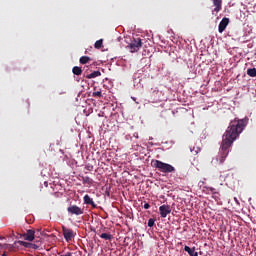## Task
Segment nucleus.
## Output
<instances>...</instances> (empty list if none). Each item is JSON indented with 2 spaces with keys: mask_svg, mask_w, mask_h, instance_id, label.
Masks as SVG:
<instances>
[{
  "mask_svg": "<svg viewBox=\"0 0 256 256\" xmlns=\"http://www.w3.org/2000/svg\"><path fill=\"white\" fill-rule=\"evenodd\" d=\"M247 127V120L237 119L232 120L222 136V144L220 153L212 159V165H223L227 155H229V148L233 145L234 141L237 140V137L243 133V129Z\"/></svg>",
  "mask_w": 256,
  "mask_h": 256,
  "instance_id": "1",
  "label": "nucleus"
},
{
  "mask_svg": "<svg viewBox=\"0 0 256 256\" xmlns=\"http://www.w3.org/2000/svg\"><path fill=\"white\" fill-rule=\"evenodd\" d=\"M151 166L158 169L160 173H175V167L160 160H152Z\"/></svg>",
  "mask_w": 256,
  "mask_h": 256,
  "instance_id": "2",
  "label": "nucleus"
},
{
  "mask_svg": "<svg viewBox=\"0 0 256 256\" xmlns=\"http://www.w3.org/2000/svg\"><path fill=\"white\" fill-rule=\"evenodd\" d=\"M143 43L141 42V38H134L131 43L127 46L130 49V53H137L142 47Z\"/></svg>",
  "mask_w": 256,
  "mask_h": 256,
  "instance_id": "3",
  "label": "nucleus"
},
{
  "mask_svg": "<svg viewBox=\"0 0 256 256\" xmlns=\"http://www.w3.org/2000/svg\"><path fill=\"white\" fill-rule=\"evenodd\" d=\"M62 233L64 236L65 241H67V243H71V241H73V239H75V235H77V233H75V231H73L72 229H69L65 226L62 227Z\"/></svg>",
  "mask_w": 256,
  "mask_h": 256,
  "instance_id": "4",
  "label": "nucleus"
},
{
  "mask_svg": "<svg viewBox=\"0 0 256 256\" xmlns=\"http://www.w3.org/2000/svg\"><path fill=\"white\" fill-rule=\"evenodd\" d=\"M67 211L70 215H76V216L83 215V213H85L84 209L77 205H70L67 208Z\"/></svg>",
  "mask_w": 256,
  "mask_h": 256,
  "instance_id": "5",
  "label": "nucleus"
},
{
  "mask_svg": "<svg viewBox=\"0 0 256 256\" xmlns=\"http://www.w3.org/2000/svg\"><path fill=\"white\" fill-rule=\"evenodd\" d=\"M159 211H160V217H162V219H165V217L171 214V206L164 204L159 207Z\"/></svg>",
  "mask_w": 256,
  "mask_h": 256,
  "instance_id": "6",
  "label": "nucleus"
},
{
  "mask_svg": "<svg viewBox=\"0 0 256 256\" xmlns=\"http://www.w3.org/2000/svg\"><path fill=\"white\" fill-rule=\"evenodd\" d=\"M212 3L215 7L212 10V15H215V13H219V11L223 9V0H212Z\"/></svg>",
  "mask_w": 256,
  "mask_h": 256,
  "instance_id": "7",
  "label": "nucleus"
},
{
  "mask_svg": "<svg viewBox=\"0 0 256 256\" xmlns=\"http://www.w3.org/2000/svg\"><path fill=\"white\" fill-rule=\"evenodd\" d=\"M227 25H229V18L224 17L218 26V31L219 33H223V31H225V29H227Z\"/></svg>",
  "mask_w": 256,
  "mask_h": 256,
  "instance_id": "8",
  "label": "nucleus"
},
{
  "mask_svg": "<svg viewBox=\"0 0 256 256\" xmlns=\"http://www.w3.org/2000/svg\"><path fill=\"white\" fill-rule=\"evenodd\" d=\"M83 201L85 205H91V207H93V209L97 208V204H95V202L93 201V198H91V196H89L88 194H86L83 197Z\"/></svg>",
  "mask_w": 256,
  "mask_h": 256,
  "instance_id": "9",
  "label": "nucleus"
},
{
  "mask_svg": "<svg viewBox=\"0 0 256 256\" xmlns=\"http://www.w3.org/2000/svg\"><path fill=\"white\" fill-rule=\"evenodd\" d=\"M35 240V230H27L25 234V241H34Z\"/></svg>",
  "mask_w": 256,
  "mask_h": 256,
  "instance_id": "10",
  "label": "nucleus"
},
{
  "mask_svg": "<svg viewBox=\"0 0 256 256\" xmlns=\"http://www.w3.org/2000/svg\"><path fill=\"white\" fill-rule=\"evenodd\" d=\"M184 251H186L190 256H199V253L195 252V247L191 248L189 246H185Z\"/></svg>",
  "mask_w": 256,
  "mask_h": 256,
  "instance_id": "11",
  "label": "nucleus"
},
{
  "mask_svg": "<svg viewBox=\"0 0 256 256\" xmlns=\"http://www.w3.org/2000/svg\"><path fill=\"white\" fill-rule=\"evenodd\" d=\"M82 182L84 185H93V179L89 176H82Z\"/></svg>",
  "mask_w": 256,
  "mask_h": 256,
  "instance_id": "12",
  "label": "nucleus"
},
{
  "mask_svg": "<svg viewBox=\"0 0 256 256\" xmlns=\"http://www.w3.org/2000/svg\"><path fill=\"white\" fill-rule=\"evenodd\" d=\"M95 77H101V71H94L86 76L87 79H95Z\"/></svg>",
  "mask_w": 256,
  "mask_h": 256,
  "instance_id": "13",
  "label": "nucleus"
},
{
  "mask_svg": "<svg viewBox=\"0 0 256 256\" xmlns=\"http://www.w3.org/2000/svg\"><path fill=\"white\" fill-rule=\"evenodd\" d=\"M90 61H91V58L89 56L80 57L81 65H87V63L90 62Z\"/></svg>",
  "mask_w": 256,
  "mask_h": 256,
  "instance_id": "14",
  "label": "nucleus"
},
{
  "mask_svg": "<svg viewBox=\"0 0 256 256\" xmlns=\"http://www.w3.org/2000/svg\"><path fill=\"white\" fill-rule=\"evenodd\" d=\"M101 239H105V241H111V239H113V235L109 234V233H102L100 235Z\"/></svg>",
  "mask_w": 256,
  "mask_h": 256,
  "instance_id": "15",
  "label": "nucleus"
},
{
  "mask_svg": "<svg viewBox=\"0 0 256 256\" xmlns=\"http://www.w3.org/2000/svg\"><path fill=\"white\" fill-rule=\"evenodd\" d=\"M20 245H23V247H31L32 249H37V245L35 244H31V243H27V242H23V241H19Z\"/></svg>",
  "mask_w": 256,
  "mask_h": 256,
  "instance_id": "16",
  "label": "nucleus"
},
{
  "mask_svg": "<svg viewBox=\"0 0 256 256\" xmlns=\"http://www.w3.org/2000/svg\"><path fill=\"white\" fill-rule=\"evenodd\" d=\"M72 72L74 75H81V73H83V70L81 69V67L74 66Z\"/></svg>",
  "mask_w": 256,
  "mask_h": 256,
  "instance_id": "17",
  "label": "nucleus"
},
{
  "mask_svg": "<svg viewBox=\"0 0 256 256\" xmlns=\"http://www.w3.org/2000/svg\"><path fill=\"white\" fill-rule=\"evenodd\" d=\"M247 75H249V77H256V69L255 68H249L247 70Z\"/></svg>",
  "mask_w": 256,
  "mask_h": 256,
  "instance_id": "18",
  "label": "nucleus"
},
{
  "mask_svg": "<svg viewBox=\"0 0 256 256\" xmlns=\"http://www.w3.org/2000/svg\"><path fill=\"white\" fill-rule=\"evenodd\" d=\"M94 47L95 49H101V47H103V39L96 41Z\"/></svg>",
  "mask_w": 256,
  "mask_h": 256,
  "instance_id": "19",
  "label": "nucleus"
},
{
  "mask_svg": "<svg viewBox=\"0 0 256 256\" xmlns=\"http://www.w3.org/2000/svg\"><path fill=\"white\" fill-rule=\"evenodd\" d=\"M92 97H99V98H101V97H103V94L101 93V91H96V92L92 93Z\"/></svg>",
  "mask_w": 256,
  "mask_h": 256,
  "instance_id": "20",
  "label": "nucleus"
},
{
  "mask_svg": "<svg viewBox=\"0 0 256 256\" xmlns=\"http://www.w3.org/2000/svg\"><path fill=\"white\" fill-rule=\"evenodd\" d=\"M154 225H155V219L150 218V219L148 220V227H153Z\"/></svg>",
  "mask_w": 256,
  "mask_h": 256,
  "instance_id": "21",
  "label": "nucleus"
},
{
  "mask_svg": "<svg viewBox=\"0 0 256 256\" xmlns=\"http://www.w3.org/2000/svg\"><path fill=\"white\" fill-rule=\"evenodd\" d=\"M85 169H86L87 171H93V165L88 164V165L85 166Z\"/></svg>",
  "mask_w": 256,
  "mask_h": 256,
  "instance_id": "22",
  "label": "nucleus"
},
{
  "mask_svg": "<svg viewBox=\"0 0 256 256\" xmlns=\"http://www.w3.org/2000/svg\"><path fill=\"white\" fill-rule=\"evenodd\" d=\"M150 208H151V205H149V203L144 204V209H150Z\"/></svg>",
  "mask_w": 256,
  "mask_h": 256,
  "instance_id": "23",
  "label": "nucleus"
}]
</instances>
